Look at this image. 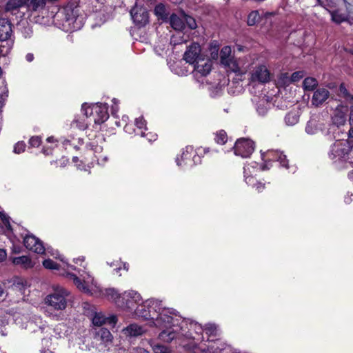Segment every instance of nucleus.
<instances>
[{"label": "nucleus", "instance_id": "29", "mask_svg": "<svg viewBox=\"0 0 353 353\" xmlns=\"http://www.w3.org/2000/svg\"><path fill=\"white\" fill-rule=\"evenodd\" d=\"M285 123L287 125L292 126L296 124L299 121V114L298 111L293 110L289 112L284 118Z\"/></svg>", "mask_w": 353, "mask_h": 353}, {"label": "nucleus", "instance_id": "1", "mask_svg": "<svg viewBox=\"0 0 353 353\" xmlns=\"http://www.w3.org/2000/svg\"><path fill=\"white\" fill-rule=\"evenodd\" d=\"M134 314L138 317L151 320L154 326L164 330L168 328L174 319L179 321L175 310L163 306L161 301L154 299H148L139 305Z\"/></svg>", "mask_w": 353, "mask_h": 353}, {"label": "nucleus", "instance_id": "10", "mask_svg": "<svg viewBox=\"0 0 353 353\" xmlns=\"http://www.w3.org/2000/svg\"><path fill=\"white\" fill-rule=\"evenodd\" d=\"M352 148L348 140H337L330 147L328 152L329 158L333 161L345 159Z\"/></svg>", "mask_w": 353, "mask_h": 353}, {"label": "nucleus", "instance_id": "39", "mask_svg": "<svg viewBox=\"0 0 353 353\" xmlns=\"http://www.w3.org/2000/svg\"><path fill=\"white\" fill-rule=\"evenodd\" d=\"M318 85L316 79L313 77L305 78L303 81V88L305 90H314Z\"/></svg>", "mask_w": 353, "mask_h": 353}, {"label": "nucleus", "instance_id": "4", "mask_svg": "<svg viewBox=\"0 0 353 353\" xmlns=\"http://www.w3.org/2000/svg\"><path fill=\"white\" fill-rule=\"evenodd\" d=\"M69 292L60 285L52 287V292L45 298V303L55 310H63L67 307Z\"/></svg>", "mask_w": 353, "mask_h": 353}, {"label": "nucleus", "instance_id": "6", "mask_svg": "<svg viewBox=\"0 0 353 353\" xmlns=\"http://www.w3.org/2000/svg\"><path fill=\"white\" fill-rule=\"evenodd\" d=\"M271 79V73L268 67L264 64L257 65L249 72L248 86L250 91L254 92L258 85L268 83Z\"/></svg>", "mask_w": 353, "mask_h": 353}, {"label": "nucleus", "instance_id": "11", "mask_svg": "<svg viewBox=\"0 0 353 353\" xmlns=\"http://www.w3.org/2000/svg\"><path fill=\"white\" fill-rule=\"evenodd\" d=\"M226 343L221 339H207L196 344V349L201 353H219L226 347Z\"/></svg>", "mask_w": 353, "mask_h": 353}, {"label": "nucleus", "instance_id": "49", "mask_svg": "<svg viewBox=\"0 0 353 353\" xmlns=\"http://www.w3.org/2000/svg\"><path fill=\"white\" fill-rule=\"evenodd\" d=\"M154 353H170V350L161 345H157L153 347Z\"/></svg>", "mask_w": 353, "mask_h": 353}, {"label": "nucleus", "instance_id": "50", "mask_svg": "<svg viewBox=\"0 0 353 353\" xmlns=\"http://www.w3.org/2000/svg\"><path fill=\"white\" fill-rule=\"evenodd\" d=\"M304 76V72L303 71H297L292 74L290 76L291 82L294 83L299 81Z\"/></svg>", "mask_w": 353, "mask_h": 353}, {"label": "nucleus", "instance_id": "27", "mask_svg": "<svg viewBox=\"0 0 353 353\" xmlns=\"http://www.w3.org/2000/svg\"><path fill=\"white\" fill-rule=\"evenodd\" d=\"M27 327L33 332H37V331H41V332H43L46 328L45 324L43 323L40 318H36L35 321L32 320L30 321L28 323Z\"/></svg>", "mask_w": 353, "mask_h": 353}, {"label": "nucleus", "instance_id": "41", "mask_svg": "<svg viewBox=\"0 0 353 353\" xmlns=\"http://www.w3.org/2000/svg\"><path fill=\"white\" fill-rule=\"evenodd\" d=\"M83 143V139H81V138H78L77 139H75L74 138H72L71 139H65L63 141V144L65 147H67L68 145H71L75 149L78 148V147H77L78 145H82Z\"/></svg>", "mask_w": 353, "mask_h": 353}, {"label": "nucleus", "instance_id": "60", "mask_svg": "<svg viewBox=\"0 0 353 353\" xmlns=\"http://www.w3.org/2000/svg\"><path fill=\"white\" fill-rule=\"evenodd\" d=\"M131 353H150V352L143 347H135L132 348Z\"/></svg>", "mask_w": 353, "mask_h": 353}, {"label": "nucleus", "instance_id": "16", "mask_svg": "<svg viewBox=\"0 0 353 353\" xmlns=\"http://www.w3.org/2000/svg\"><path fill=\"white\" fill-rule=\"evenodd\" d=\"M23 243L26 248L37 254H43L46 250L51 252L50 248H45L43 243L32 234H27L23 239Z\"/></svg>", "mask_w": 353, "mask_h": 353}, {"label": "nucleus", "instance_id": "52", "mask_svg": "<svg viewBox=\"0 0 353 353\" xmlns=\"http://www.w3.org/2000/svg\"><path fill=\"white\" fill-rule=\"evenodd\" d=\"M3 70L0 67V91L2 93L8 92L5 80L2 78Z\"/></svg>", "mask_w": 353, "mask_h": 353}, {"label": "nucleus", "instance_id": "2", "mask_svg": "<svg viewBox=\"0 0 353 353\" xmlns=\"http://www.w3.org/2000/svg\"><path fill=\"white\" fill-rule=\"evenodd\" d=\"M178 319V321L175 319L172 321L168 328L159 334V338L161 341L170 343L179 336L192 339L197 342L204 339L202 335L203 328L200 324L190 319H182L179 314Z\"/></svg>", "mask_w": 353, "mask_h": 353}, {"label": "nucleus", "instance_id": "9", "mask_svg": "<svg viewBox=\"0 0 353 353\" xmlns=\"http://www.w3.org/2000/svg\"><path fill=\"white\" fill-rule=\"evenodd\" d=\"M141 296L134 290H129L122 294L121 298L116 301V305L121 309L131 312L140 305Z\"/></svg>", "mask_w": 353, "mask_h": 353}, {"label": "nucleus", "instance_id": "37", "mask_svg": "<svg viewBox=\"0 0 353 353\" xmlns=\"http://www.w3.org/2000/svg\"><path fill=\"white\" fill-rule=\"evenodd\" d=\"M261 20V15L258 10L250 12L248 16L247 23L250 26H254Z\"/></svg>", "mask_w": 353, "mask_h": 353}, {"label": "nucleus", "instance_id": "46", "mask_svg": "<svg viewBox=\"0 0 353 353\" xmlns=\"http://www.w3.org/2000/svg\"><path fill=\"white\" fill-rule=\"evenodd\" d=\"M268 110V107L264 104L263 101H260L256 106V111L261 116H264L267 114Z\"/></svg>", "mask_w": 353, "mask_h": 353}, {"label": "nucleus", "instance_id": "28", "mask_svg": "<svg viewBox=\"0 0 353 353\" xmlns=\"http://www.w3.org/2000/svg\"><path fill=\"white\" fill-rule=\"evenodd\" d=\"M258 163L255 161H253L250 163V164H248L244 166L243 168V173H244V178L245 181L248 185H252L251 181H254V178L251 175L252 172L250 170V168L251 167L253 169H255L257 168Z\"/></svg>", "mask_w": 353, "mask_h": 353}, {"label": "nucleus", "instance_id": "15", "mask_svg": "<svg viewBox=\"0 0 353 353\" xmlns=\"http://www.w3.org/2000/svg\"><path fill=\"white\" fill-rule=\"evenodd\" d=\"M231 48L230 46H224L220 53L221 63L232 72L235 73L239 71V68L236 60L231 56Z\"/></svg>", "mask_w": 353, "mask_h": 353}, {"label": "nucleus", "instance_id": "47", "mask_svg": "<svg viewBox=\"0 0 353 353\" xmlns=\"http://www.w3.org/2000/svg\"><path fill=\"white\" fill-rule=\"evenodd\" d=\"M21 32L24 38L28 39L32 37V30L28 25L23 26L21 28Z\"/></svg>", "mask_w": 353, "mask_h": 353}, {"label": "nucleus", "instance_id": "42", "mask_svg": "<svg viewBox=\"0 0 353 353\" xmlns=\"http://www.w3.org/2000/svg\"><path fill=\"white\" fill-rule=\"evenodd\" d=\"M154 13L162 19H165L167 18L166 8L162 3L158 4L155 6Z\"/></svg>", "mask_w": 353, "mask_h": 353}, {"label": "nucleus", "instance_id": "20", "mask_svg": "<svg viewBox=\"0 0 353 353\" xmlns=\"http://www.w3.org/2000/svg\"><path fill=\"white\" fill-rule=\"evenodd\" d=\"M92 321L94 326L100 327L104 324H108L114 327L117 324L118 319L117 316L114 314L105 316L101 312H96L94 314Z\"/></svg>", "mask_w": 353, "mask_h": 353}, {"label": "nucleus", "instance_id": "8", "mask_svg": "<svg viewBox=\"0 0 353 353\" xmlns=\"http://www.w3.org/2000/svg\"><path fill=\"white\" fill-rule=\"evenodd\" d=\"M78 10L72 6H67L62 8L57 12L56 17L57 20L61 21L63 26L67 28V30H74L79 28L76 25L78 16Z\"/></svg>", "mask_w": 353, "mask_h": 353}, {"label": "nucleus", "instance_id": "5", "mask_svg": "<svg viewBox=\"0 0 353 353\" xmlns=\"http://www.w3.org/2000/svg\"><path fill=\"white\" fill-rule=\"evenodd\" d=\"M81 110L87 118L92 117L95 124L100 125L104 123L109 117L108 104L105 103H96L92 105H88V103H85L81 106Z\"/></svg>", "mask_w": 353, "mask_h": 353}, {"label": "nucleus", "instance_id": "45", "mask_svg": "<svg viewBox=\"0 0 353 353\" xmlns=\"http://www.w3.org/2000/svg\"><path fill=\"white\" fill-rule=\"evenodd\" d=\"M43 265L46 269L50 270H59L60 265H58L57 263L53 261L51 259H46L43 261Z\"/></svg>", "mask_w": 353, "mask_h": 353}, {"label": "nucleus", "instance_id": "62", "mask_svg": "<svg viewBox=\"0 0 353 353\" xmlns=\"http://www.w3.org/2000/svg\"><path fill=\"white\" fill-rule=\"evenodd\" d=\"M124 130L128 134H132L133 132H135V130L133 129L132 125L131 124L125 125L124 127Z\"/></svg>", "mask_w": 353, "mask_h": 353}, {"label": "nucleus", "instance_id": "38", "mask_svg": "<svg viewBox=\"0 0 353 353\" xmlns=\"http://www.w3.org/2000/svg\"><path fill=\"white\" fill-rule=\"evenodd\" d=\"M46 4V0H28L27 3L28 8L34 11L43 9Z\"/></svg>", "mask_w": 353, "mask_h": 353}, {"label": "nucleus", "instance_id": "13", "mask_svg": "<svg viewBox=\"0 0 353 353\" xmlns=\"http://www.w3.org/2000/svg\"><path fill=\"white\" fill-rule=\"evenodd\" d=\"M262 159L266 162L265 164L261 167V170H268L270 168L268 166L269 162L278 161L280 163L281 166L289 168L288 160L286 158V155L283 154V152L278 150H268L265 152L261 151Z\"/></svg>", "mask_w": 353, "mask_h": 353}, {"label": "nucleus", "instance_id": "61", "mask_svg": "<svg viewBox=\"0 0 353 353\" xmlns=\"http://www.w3.org/2000/svg\"><path fill=\"white\" fill-rule=\"evenodd\" d=\"M318 1L319 3V4L324 8L330 6V5L332 3L331 0H318Z\"/></svg>", "mask_w": 353, "mask_h": 353}, {"label": "nucleus", "instance_id": "43", "mask_svg": "<svg viewBox=\"0 0 353 353\" xmlns=\"http://www.w3.org/2000/svg\"><path fill=\"white\" fill-rule=\"evenodd\" d=\"M228 139V136L226 132L221 130L216 132L215 137V141L216 143L219 144H224L226 143Z\"/></svg>", "mask_w": 353, "mask_h": 353}, {"label": "nucleus", "instance_id": "12", "mask_svg": "<svg viewBox=\"0 0 353 353\" xmlns=\"http://www.w3.org/2000/svg\"><path fill=\"white\" fill-rule=\"evenodd\" d=\"M201 158L194 153L192 146L188 145L183 149L181 157H176V162L179 167H192L200 163Z\"/></svg>", "mask_w": 353, "mask_h": 353}, {"label": "nucleus", "instance_id": "57", "mask_svg": "<svg viewBox=\"0 0 353 353\" xmlns=\"http://www.w3.org/2000/svg\"><path fill=\"white\" fill-rule=\"evenodd\" d=\"M113 105H112V114L114 116H116L118 110H119V105H118V101L114 98L112 99Z\"/></svg>", "mask_w": 353, "mask_h": 353}, {"label": "nucleus", "instance_id": "48", "mask_svg": "<svg viewBox=\"0 0 353 353\" xmlns=\"http://www.w3.org/2000/svg\"><path fill=\"white\" fill-rule=\"evenodd\" d=\"M26 148V144L23 141L17 142L14 146V152L16 154H20L24 152Z\"/></svg>", "mask_w": 353, "mask_h": 353}, {"label": "nucleus", "instance_id": "55", "mask_svg": "<svg viewBox=\"0 0 353 353\" xmlns=\"http://www.w3.org/2000/svg\"><path fill=\"white\" fill-rule=\"evenodd\" d=\"M41 142V138L38 136L32 137L29 140V143L32 147L37 148L40 145Z\"/></svg>", "mask_w": 353, "mask_h": 353}, {"label": "nucleus", "instance_id": "64", "mask_svg": "<svg viewBox=\"0 0 353 353\" xmlns=\"http://www.w3.org/2000/svg\"><path fill=\"white\" fill-rule=\"evenodd\" d=\"M34 54L32 53H28L26 55V59L28 62H32L34 60Z\"/></svg>", "mask_w": 353, "mask_h": 353}, {"label": "nucleus", "instance_id": "30", "mask_svg": "<svg viewBox=\"0 0 353 353\" xmlns=\"http://www.w3.org/2000/svg\"><path fill=\"white\" fill-rule=\"evenodd\" d=\"M28 3V0H9L6 3V9L8 11H12L27 5Z\"/></svg>", "mask_w": 353, "mask_h": 353}, {"label": "nucleus", "instance_id": "22", "mask_svg": "<svg viewBox=\"0 0 353 353\" xmlns=\"http://www.w3.org/2000/svg\"><path fill=\"white\" fill-rule=\"evenodd\" d=\"M323 128L324 124L316 117H312L307 122L305 131L307 134L314 135Z\"/></svg>", "mask_w": 353, "mask_h": 353}, {"label": "nucleus", "instance_id": "40", "mask_svg": "<svg viewBox=\"0 0 353 353\" xmlns=\"http://www.w3.org/2000/svg\"><path fill=\"white\" fill-rule=\"evenodd\" d=\"M292 83L290 76L288 73H281L277 80V84L279 86L284 87Z\"/></svg>", "mask_w": 353, "mask_h": 353}, {"label": "nucleus", "instance_id": "19", "mask_svg": "<svg viewBox=\"0 0 353 353\" xmlns=\"http://www.w3.org/2000/svg\"><path fill=\"white\" fill-rule=\"evenodd\" d=\"M193 74L196 78L207 76L212 70V61L204 57L193 65Z\"/></svg>", "mask_w": 353, "mask_h": 353}, {"label": "nucleus", "instance_id": "51", "mask_svg": "<svg viewBox=\"0 0 353 353\" xmlns=\"http://www.w3.org/2000/svg\"><path fill=\"white\" fill-rule=\"evenodd\" d=\"M137 134L141 137H145L150 142L155 141L157 138V135L152 132L145 133L144 131H141V132H137Z\"/></svg>", "mask_w": 353, "mask_h": 353}, {"label": "nucleus", "instance_id": "18", "mask_svg": "<svg viewBox=\"0 0 353 353\" xmlns=\"http://www.w3.org/2000/svg\"><path fill=\"white\" fill-rule=\"evenodd\" d=\"M130 15L134 23L139 26H144L148 22V13L142 6H135L130 10Z\"/></svg>", "mask_w": 353, "mask_h": 353}, {"label": "nucleus", "instance_id": "35", "mask_svg": "<svg viewBox=\"0 0 353 353\" xmlns=\"http://www.w3.org/2000/svg\"><path fill=\"white\" fill-rule=\"evenodd\" d=\"M332 20L336 23H341L347 20V16L345 13L341 12L340 10L330 11Z\"/></svg>", "mask_w": 353, "mask_h": 353}, {"label": "nucleus", "instance_id": "3", "mask_svg": "<svg viewBox=\"0 0 353 353\" xmlns=\"http://www.w3.org/2000/svg\"><path fill=\"white\" fill-rule=\"evenodd\" d=\"M68 268L77 272V274L67 272V276H69L74 282L76 287L83 293L92 294V287L94 285V281L92 276L88 272L86 267L83 265V269H77L74 265H68Z\"/></svg>", "mask_w": 353, "mask_h": 353}, {"label": "nucleus", "instance_id": "32", "mask_svg": "<svg viewBox=\"0 0 353 353\" xmlns=\"http://www.w3.org/2000/svg\"><path fill=\"white\" fill-rule=\"evenodd\" d=\"M103 296L107 297L109 300L114 301L116 303V301L121 298L122 294H120L117 290L114 288H107L102 291Z\"/></svg>", "mask_w": 353, "mask_h": 353}, {"label": "nucleus", "instance_id": "63", "mask_svg": "<svg viewBox=\"0 0 353 353\" xmlns=\"http://www.w3.org/2000/svg\"><path fill=\"white\" fill-rule=\"evenodd\" d=\"M0 217L6 225H9L8 219L6 216L5 214L0 212Z\"/></svg>", "mask_w": 353, "mask_h": 353}, {"label": "nucleus", "instance_id": "58", "mask_svg": "<svg viewBox=\"0 0 353 353\" xmlns=\"http://www.w3.org/2000/svg\"><path fill=\"white\" fill-rule=\"evenodd\" d=\"M251 183H252L251 185L256 187V189L258 190V192L262 191V190H263L265 188L264 184L259 183V182H256L255 179H254V181H251Z\"/></svg>", "mask_w": 353, "mask_h": 353}, {"label": "nucleus", "instance_id": "25", "mask_svg": "<svg viewBox=\"0 0 353 353\" xmlns=\"http://www.w3.org/2000/svg\"><path fill=\"white\" fill-rule=\"evenodd\" d=\"M96 337L105 346L110 345L113 341V336L111 332L104 327L100 328L97 331Z\"/></svg>", "mask_w": 353, "mask_h": 353}, {"label": "nucleus", "instance_id": "54", "mask_svg": "<svg viewBox=\"0 0 353 353\" xmlns=\"http://www.w3.org/2000/svg\"><path fill=\"white\" fill-rule=\"evenodd\" d=\"M72 125L78 128L81 130H84L87 128L88 125L83 121H79V119H74L72 123Z\"/></svg>", "mask_w": 353, "mask_h": 353}, {"label": "nucleus", "instance_id": "23", "mask_svg": "<svg viewBox=\"0 0 353 353\" xmlns=\"http://www.w3.org/2000/svg\"><path fill=\"white\" fill-rule=\"evenodd\" d=\"M347 108L342 105H339L332 117V123L337 125H343L346 122Z\"/></svg>", "mask_w": 353, "mask_h": 353}, {"label": "nucleus", "instance_id": "21", "mask_svg": "<svg viewBox=\"0 0 353 353\" xmlns=\"http://www.w3.org/2000/svg\"><path fill=\"white\" fill-rule=\"evenodd\" d=\"M146 332L145 327L137 323H130L121 330L122 334L125 337H137L143 335Z\"/></svg>", "mask_w": 353, "mask_h": 353}, {"label": "nucleus", "instance_id": "59", "mask_svg": "<svg viewBox=\"0 0 353 353\" xmlns=\"http://www.w3.org/2000/svg\"><path fill=\"white\" fill-rule=\"evenodd\" d=\"M98 163L103 165L108 161V157L104 155L96 156Z\"/></svg>", "mask_w": 353, "mask_h": 353}, {"label": "nucleus", "instance_id": "31", "mask_svg": "<svg viewBox=\"0 0 353 353\" xmlns=\"http://www.w3.org/2000/svg\"><path fill=\"white\" fill-rule=\"evenodd\" d=\"M170 23L174 30H181L185 25L183 20L175 14H172L170 17Z\"/></svg>", "mask_w": 353, "mask_h": 353}, {"label": "nucleus", "instance_id": "34", "mask_svg": "<svg viewBox=\"0 0 353 353\" xmlns=\"http://www.w3.org/2000/svg\"><path fill=\"white\" fill-rule=\"evenodd\" d=\"M108 264L110 267L113 268L114 273L119 274V276H121L119 272L122 268L126 271H128L129 268V265L127 263H123L120 260H117L111 263H108Z\"/></svg>", "mask_w": 353, "mask_h": 353}, {"label": "nucleus", "instance_id": "17", "mask_svg": "<svg viewBox=\"0 0 353 353\" xmlns=\"http://www.w3.org/2000/svg\"><path fill=\"white\" fill-rule=\"evenodd\" d=\"M201 46L196 43H193L190 45L185 50L183 55V59L186 63L193 65L200 61V59H202L204 57L201 53Z\"/></svg>", "mask_w": 353, "mask_h": 353}, {"label": "nucleus", "instance_id": "26", "mask_svg": "<svg viewBox=\"0 0 353 353\" xmlns=\"http://www.w3.org/2000/svg\"><path fill=\"white\" fill-rule=\"evenodd\" d=\"M338 95L343 99L345 103L347 104L353 103V95L349 92L344 83H341L339 88Z\"/></svg>", "mask_w": 353, "mask_h": 353}, {"label": "nucleus", "instance_id": "44", "mask_svg": "<svg viewBox=\"0 0 353 353\" xmlns=\"http://www.w3.org/2000/svg\"><path fill=\"white\" fill-rule=\"evenodd\" d=\"M135 125L137 126V130H139V132L143 131V130L145 131L148 130L146 127V121L143 117H140L135 119Z\"/></svg>", "mask_w": 353, "mask_h": 353}, {"label": "nucleus", "instance_id": "56", "mask_svg": "<svg viewBox=\"0 0 353 353\" xmlns=\"http://www.w3.org/2000/svg\"><path fill=\"white\" fill-rule=\"evenodd\" d=\"M181 63L176 64V68L174 69V72L179 76H185L188 74V71L185 69H181L180 68Z\"/></svg>", "mask_w": 353, "mask_h": 353}, {"label": "nucleus", "instance_id": "36", "mask_svg": "<svg viewBox=\"0 0 353 353\" xmlns=\"http://www.w3.org/2000/svg\"><path fill=\"white\" fill-rule=\"evenodd\" d=\"M203 331H205L208 339H214V337H216L219 334V330L216 325L212 323L207 324Z\"/></svg>", "mask_w": 353, "mask_h": 353}, {"label": "nucleus", "instance_id": "53", "mask_svg": "<svg viewBox=\"0 0 353 353\" xmlns=\"http://www.w3.org/2000/svg\"><path fill=\"white\" fill-rule=\"evenodd\" d=\"M185 22H186L188 26L190 29L194 30L197 27L195 19L194 18H192V17L186 16L185 17Z\"/></svg>", "mask_w": 353, "mask_h": 353}, {"label": "nucleus", "instance_id": "7", "mask_svg": "<svg viewBox=\"0 0 353 353\" xmlns=\"http://www.w3.org/2000/svg\"><path fill=\"white\" fill-rule=\"evenodd\" d=\"M12 33L10 21L5 18L0 19V56H6L9 53L13 46L11 39Z\"/></svg>", "mask_w": 353, "mask_h": 353}, {"label": "nucleus", "instance_id": "33", "mask_svg": "<svg viewBox=\"0 0 353 353\" xmlns=\"http://www.w3.org/2000/svg\"><path fill=\"white\" fill-rule=\"evenodd\" d=\"M12 263L15 265H20L25 268L32 267V261L28 256H21L12 259Z\"/></svg>", "mask_w": 353, "mask_h": 353}, {"label": "nucleus", "instance_id": "14", "mask_svg": "<svg viewBox=\"0 0 353 353\" xmlns=\"http://www.w3.org/2000/svg\"><path fill=\"white\" fill-rule=\"evenodd\" d=\"M233 149L235 155L240 156L242 158H247L253 152L254 144L252 140L242 138L236 141Z\"/></svg>", "mask_w": 353, "mask_h": 353}, {"label": "nucleus", "instance_id": "24", "mask_svg": "<svg viewBox=\"0 0 353 353\" xmlns=\"http://www.w3.org/2000/svg\"><path fill=\"white\" fill-rule=\"evenodd\" d=\"M330 92L325 88L317 89L313 94L312 103L315 106H319L324 103L329 97Z\"/></svg>", "mask_w": 353, "mask_h": 353}]
</instances>
